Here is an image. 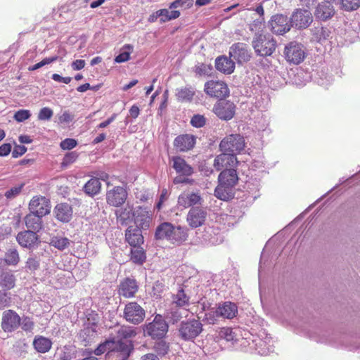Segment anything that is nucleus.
Here are the masks:
<instances>
[{"instance_id": "f257e3e1", "label": "nucleus", "mask_w": 360, "mask_h": 360, "mask_svg": "<svg viewBox=\"0 0 360 360\" xmlns=\"http://www.w3.org/2000/svg\"><path fill=\"white\" fill-rule=\"evenodd\" d=\"M252 44L255 53L262 57L272 55L276 47V41L270 34H256Z\"/></svg>"}, {"instance_id": "f03ea898", "label": "nucleus", "mask_w": 360, "mask_h": 360, "mask_svg": "<svg viewBox=\"0 0 360 360\" xmlns=\"http://www.w3.org/2000/svg\"><path fill=\"white\" fill-rule=\"evenodd\" d=\"M168 331V325L162 316L157 314L152 322L143 327L144 335L153 339H162Z\"/></svg>"}, {"instance_id": "7ed1b4c3", "label": "nucleus", "mask_w": 360, "mask_h": 360, "mask_svg": "<svg viewBox=\"0 0 360 360\" xmlns=\"http://www.w3.org/2000/svg\"><path fill=\"white\" fill-rule=\"evenodd\" d=\"M146 311L144 309L136 302H129L125 304L123 318L126 321L134 324L139 325L144 320Z\"/></svg>"}, {"instance_id": "20e7f679", "label": "nucleus", "mask_w": 360, "mask_h": 360, "mask_svg": "<svg viewBox=\"0 0 360 360\" xmlns=\"http://www.w3.org/2000/svg\"><path fill=\"white\" fill-rule=\"evenodd\" d=\"M245 148V139L240 134H231L224 138L219 144V148L222 152L237 154Z\"/></svg>"}, {"instance_id": "39448f33", "label": "nucleus", "mask_w": 360, "mask_h": 360, "mask_svg": "<svg viewBox=\"0 0 360 360\" xmlns=\"http://www.w3.org/2000/svg\"><path fill=\"white\" fill-rule=\"evenodd\" d=\"M284 56L289 63L298 65L304 60L306 53L302 44L292 41L285 46Z\"/></svg>"}, {"instance_id": "423d86ee", "label": "nucleus", "mask_w": 360, "mask_h": 360, "mask_svg": "<svg viewBox=\"0 0 360 360\" xmlns=\"http://www.w3.org/2000/svg\"><path fill=\"white\" fill-rule=\"evenodd\" d=\"M202 330V324L195 319L181 322L179 329V335L184 340H191L195 338Z\"/></svg>"}, {"instance_id": "0eeeda50", "label": "nucleus", "mask_w": 360, "mask_h": 360, "mask_svg": "<svg viewBox=\"0 0 360 360\" xmlns=\"http://www.w3.org/2000/svg\"><path fill=\"white\" fill-rule=\"evenodd\" d=\"M229 57L238 64L248 62L251 58V53L248 44L242 42H237L232 44L229 49Z\"/></svg>"}, {"instance_id": "6e6552de", "label": "nucleus", "mask_w": 360, "mask_h": 360, "mask_svg": "<svg viewBox=\"0 0 360 360\" xmlns=\"http://www.w3.org/2000/svg\"><path fill=\"white\" fill-rule=\"evenodd\" d=\"M16 240L18 244L28 250H33L40 243L39 236L37 233L32 230H24L20 231L16 236Z\"/></svg>"}, {"instance_id": "1a4fd4ad", "label": "nucleus", "mask_w": 360, "mask_h": 360, "mask_svg": "<svg viewBox=\"0 0 360 360\" xmlns=\"http://www.w3.org/2000/svg\"><path fill=\"white\" fill-rule=\"evenodd\" d=\"M28 208L30 212L43 217L50 213L51 206L49 200L46 198L34 196L30 201Z\"/></svg>"}, {"instance_id": "9d476101", "label": "nucleus", "mask_w": 360, "mask_h": 360, "mask_svg": "<svg viewBox=\"0 0 360 360\" xmlns=\"http://www.w3.org/2000/svg\"><path fill=\"white\" fill-rule=\"evenodd\" d=\"M21 318L18 313L12 309L3 312L1 319V328L6 333H11L20 326Z\"/></svg>"}, {"instance_id": "9b49d317", "label": "nucleus", "mask_w": 360, "mask_h": 360, "mask_svg": "<svg viewBox=\"0 0 360 360\" xmlns=\"http://www.w3.org/2000/svg\"><path fill=\"white\" fill-rule=\"evenodd\" d=\"M291 27L297 29H305L313 22V17L311 12L306 9H297L291 15L290 19Z\"/></svg>"}, {"instance_id": "f8f14e48", "label": "nucleus", "mask_w": 360, "mask_h": 360, "mask_svg": "<svg viewBox=\"0 0 360 360\" xmlns=\"http://www.w3.org/2000/svg\"><path fill=\"white\" fill-rule=\"evenodd\" d=\"M204 90L210 96L221 99L229 94L226 84L221 81L211 80L207 82Z\"/></svg>"}, {"instance_id": "ddd939ff", "label": "nucleus", "mask_w": 360, "mask_h": 360, "mask_svg": "<svg viewBox=\"0 0 360 360\" xmlns=\"http://www.w3.org/2000/svg\"><path fill=\"white\" fill-rule=\"evenodd\" d=\"M133 218L136 228L141 230L149 229L152 221V214L146 207L139 206L133 212Z\"/></svg>"}, {"instance_id": "4468645a", "label": "nucleus", "mask_w": 360, "mask_h": 360, "mask_svg": "<svg viewBox=\"0 0 360 360\" xmlns=\"http://www.w3.org/2000/svg\"><path fill=\"white\" fill-rule=\"evenodd\" d=\"M290 22L286 15L280 14L274 15L269 22L271 31L276 34H283L291 27Z\"/></svg>"}, {"instance_id": "2eb2a0df", "label": "nucleus", "mask_w": 360, "mask_h": 360, "mask_svg": "<svg viewBox=\"0 0 360 360\" xmlns=\"http://www.w3.org/2000/svg\"><path fill=\"white\" fill-rule=\"evenodd\" d=\"M236 105L229 101L222 100L217 102L213 108L215 115L221 120H229L235 115Z\"/></svg>"}, {"instance_id": "dca6fc26", "label": "nucleus", "mask_w": 360, "mask_h": 360, "mask_svg": "<svg viewBox=\"0 0 360 360\" xmlns=\"http://www.w3.org/2000/svg\"><path fill=\"white\" fill-rule=\"evenodd\" d=\"M127 198V191L122 186H115L106 193L107 203L111 206L120 207Z\"/></svg>"}, {"instance_id": "f3484780", "label": "nucleus", "mask_w": 360, "mask_h": 360, "mask_svg": "<svg viewBox=\"0 0 360 360\" xmlns=\"http://www.w3.org/2000/svg\"><path fill=\"white\" fill-rule=\"evenodd\" d=\"M237 164L238 160L235 154L223 152L214 158L213 165L217 171H220L227 167H235Z\"/></svg>"}, {"instance_id": "a211bd4d", "label": "nucleus", "mask_w": 360, "mask_h": 360, "mask_svg": "<svg viewBox=\"0 0 360 360\" xmlns=\"http://www.w3.org/2000/svg\"><path fill=\"white\" fill-rule=\"evenodd\" d=\"M253 347L257 352L262 355L266 356L274 352V345L270 336L267 335L264 338L256 337L252 340Z\"/></svg>"}, {"instance_id": "6ab92c4d", "label": "nucleus", "mask_w": 360, "mask_h": 360, "mask_svg": "<svg viewBox=\"0 0 360 360\" xmlns=\"http://www.w3.org/2000/svg\"><path fill=\"white\" fill-rule=\"evenodd\" d=\"M207 217L206 211L199 207H192L187 214V221L191 228L202 226Z\"/></svg>"}, {"instance_id": "aec40b11", "label": "nucleus", "mask_w": 360, "mask_h": 360, "mask_svg": "<svg viewBox=\"0 0 360 360\" xmlns=\"http://www.w3.org/2000/svg\"><path fill=\"white\" fill-rule=\"evenodd\" d=\"M195 144V138L193 135L182 134L175 138L174 147L179 151L185 152L192 149Z\"/></svg>"}, {"instance_id": "412c9836", "label": "nucleus", "mask_w": 360, "mask_h": 360, "mask_svg": "<svg viewBox=\"0 0 360 360\" xmlns=\"http://www.w3.org/2000/svg\"><path fill=\"white\" fill-rule=\"evenodd\" d=\"M334 7L327 2L319 3L314 11L315 18L321 21H326L335 15Z\"/></svg>"}, {"instance_id": "4be33fe9", "label": "nucleus", "mask_w": 360, "mask_h": 360, "mask_svg": "<svg viewBox=\"0 0 360 360\" xmlns=\"http://www.w3.org/2000/svg\"><path fill=\"white\" fill-rule=\"evenodd\" d=\"M202 198L198 193H184L178 198V205L183 208L202 205Z\"/></svg>"}, {"instance_id": "5701e85b", "label": "nucleus", "mask_w": 360, "mask_h": 360, "mask_svg": "<svg viewBox=\"0 0 360 360\" xmlns=\"http://www.w3.org/2000/svg\"><path fill=\"white\" fill-rule=\"evenodd\" d=\"M238 179L236 170L233 167L222 170L218 177L219 184L226 187L234 186Z\"/></svg>"}, {"instance_id": "b1692460", "label": "nucleus", "mask_w": 360, "mask_h": 360, "mask_svg": "<svg viewBox=\"0 0 360 360\" xmlns=\"http://www.w3.org/2000/svg\"><path fill=\"white\" fill-rule=\"evenodd\" d=\"M139 286L134 278H127L121 282L119 288L120 295L124 297H133L137 292Z\"/></svg>"}, {"instance_id": "393cba45", "label": "nucleus", "mask_w": 360, "mask_h": 360, "mask_svg": "<svg viewBox=\"0 0 360 360\" xmlns=\"http://www.w3.org/2000/svg\"><path fill=\"white\" fill-rule=\"evenodd\" d=\"M190 305V296L184 289L180 287L175 294L172 296V306L183 309H187Z\"/></svg>"}, {"instance_id": "a878e982", "label": "nucleus", "mask_w": 360, "mask_h": 360, "mask_svg": "<svg viewBox=\"0 0 360 360\" xmlns=\"http://www.w3.org/2000/svg\"><path fill=\"white\" fill-rule=\"evenodd\" d=\"M125 238L131 246H137L143 243L141 229L130 226L125 231Z\"/></svg>"}, {"instance_id": "bb28decb", "label": "nucleus", "mask_w": 360, "mask_h": 360, "mask_svg": "<svg viewBox=\"0 0 360 360\" xmlns=\"http://www.w3.org/2000/svg\"><path fill=\"white\" fill-rule=\"evenodd\" d=\"M216 69L224 74H231L235 69V62L229 57L219 56L215 60Z\"/></svg>"}, {"instance_id": "cd10ccee", "label": "nucleus", "mask_w": 360, "mask_h": 360, "mask_svg": "<svg viewBox=\"0 0 360 360\" xmlns=\"http://www.w3.org/2000/svg\"><path fill=\"white\" fill-rule=\"evenodd\" d=\"M54 213L58 221L68 222L72 219V209L68 203H60L55 207Z\"/></svg>"}, {"instance_id": "c85d7f7f", "label": "nucleus", "mask_w": 360, "mask_h": 360, "mask_svg": "<svg viewBox=\"0 0 360 360\" xmlns=\"http://www.w3.org/2000/svg\"><path fill=\"white\" fill-rule=\"evenodd\" d=\"M173 165L176 172L182 176H191L193 173V168L187 164L186 160L179 156L172 158Z\"/></svg>"}, {"instance_id": "c756f323", "label": "nucleus", "mask_w": 360, "mask_h": 360, "mask_svg": "<svg viewBox=\"0 0 360 360\" xmlns=\"http://www.w3.org/2000/svg\"><path fill=\"white\" fill-rule=\"evenodd\" d=\"M218 312L221 318L231 319L238 313V307L235 303L224 302L218 304Z\"/></svg>"}, {"instance_id": "7c9ffc66", "label": "nucleus", "mask_w": 360, "mask_h": 360, "mask_svg": "<svg viewBox=\"0 0 360 360\" xmlns=\"http://www.w3.org/2000/svg\"><path fill=\"white\" fill-rule=\"evenodd\" d=\"M27 230H32L38 233L43 229L42 217L34 213L30 212L24 218Z\"/></svg>"}, {"instance_id": "2f4dec72", "label": "nucleus", "mask_w": 360, "mask_h": 360, "mask_svg": "<svg viewBox=\"0 0 360 360\" xmlns=\"http://www.w3.org/2000/svg\"><path fill=\"white\" fill-rule=\"evenodd\" d=\"M16 277L11 270L2 271L0 274V287L1 290H10L15 288Z\"/></svg>"}, {"instance_id": "473e14b6", "label": "nucleus", "mask_w": 360, "mask_h": 360, "mask_svg": "<svg viewBox=\"0 0 360 360\" xmlns=\"http://www.w3.org/2000/svg\"><path fill=\"white\" fill-rule=\"evenodd\" d=\"M134 346L131 341L129 340H120L117 342L114 341V344L111 345L112 350H115L121 353L123 356V360H125L129 356Z\"/></svg>"}, {"instance_id": "72a5a7b5", "label": "nucleus", "mask_w": 360, "mask_h": 360, "mask_svg": "<svg viewBox=\"0 0 360 360\" xmlns=\"http://www.w3.org/2000/svg\"><path fill=\"white\" fill-rule=\"evenodd\" d=\"M173 230V225L169 222H164L160 224L155 233V237L158 240L171 238V234Z\"/></svg>"}, {"instance_id": "f704fd0d", "label": "nucleus", "mask_w": 360, "mask_h": 360, "mask_svg": "<svg viewBox=\"0 0 360 360\" xmlns=\"http://www.w3.org/2000/svg\"><path fill=\"white\" fill-rule=\"evenodd\" d=\"M133 212L132 207L129 204L124 207L117 209L115 211L117 221L122 225L127 224L128 221L133 217Z\"/></svg>"}, {"instance_id": "c9c22d12", "label": "nucleus", "mask_w": 360, "mask_h": 360, "mask_svg": "<svg viewBox=\"0 0 360 360\" xmlns=\"http://www.w3.org/2000/svg\"><path fill=\"white\" fill-rule=\"evenodd\" d=\"M130 259L133 263L142 265L146 260V254L140 245L131 246Z\"/></svg>"}, {"instance_id": "e433bc0d", "label": "nucleus", "mask_w": 360, "mask_h": 360, "mask_svg": "<svg viewBox=\"0 0 360 360\" xmlns=\"http://www.w3.org/2000/svg\"><path fill=\"white\" fill-rule=\"evenodd\" d=\"M33 345L38 352L46 353L51 348L52 342L49 338L40 336L34 338Z\"/></svg>"}, {"instance_id": "4c0bfd02", "label": "nucleus", "mask_w": 360, "mask_h": 360, "mask_svg": "<svg viewBox=\"0 0 360 360\" xmlns=\"http://www.w3.org/2000/svg\"><path fill=\"white\" fill-rule=\"evenodd\" d=\"M101 190V183L98 178H91L84 186V191L89 196L98 194Z\"/></svg>"}, {"instance_id": "58836bf2", "label": "nucleus", "mask_w": 360, "mask_h": 360, "mask_svg": "<svg viewBox=\"0 0 360 360\" xmlns=\"http://www.w3.org/2000/svg\"><path fill=\"white\" fill-rule=\"evenodd\" d=\"M4 260L8 266H16L20 262V255L17 249H8L5 252Z\"/></svg>"}, {"instance_id": "ea45409f", "label": "nucleus", "mask_w": 360, "mask_h": 360, "mask_svg": "<svg viewBox=\"0 0 360 360\" xmlns=\"http://www.w3.org/2000/svg\"><path fill=\"white\" fill-rule=\"evenodd\" d=\"M313 37L318 42L324 41L330 37L331 32L326 27H318L312 30Z\"/></svg>"}, {"instance_id": "a19ab883", "label": "nucleus", "mask_w": 360, "mask_h": 360, "mask_svg": "<svg viewBox=\"0 0 360 360\" xmlns=\"http://www.w3.org/2000/svg\"><path fill=\"white\" fill-rule=\"evenodd\" d=\"M187 236L186 230L184 228L173 226V230L169 240L181 243L186 240Z\"/></svg>"}, {"instance_id": "79ce46f5", "label": "nucleus", "mask_w": 360, "mask_h": 360, "mask_svg": "<svg viewBox=\"0 0 360 360\" xmlns=\"http://www.w3.org/2000/svg\"><path fill=\"white\" fill-rule=\"evenodd\" d=\"M70 240L66 237L53 236L51 238L50 245L59 250H64L70 246Z\"/></svg>"}, {"instance_id": "37998d69", "label": "nucleus", "mask_w": 360, "mask_h": 360, "mask_svg": "<svg viewBox=\"0 0 360 360\" xmlns=\"http://www.w3.org/2000/svg\"><path fill=\"white\" fill-rule=\"evenodd\" d=\"M160 22L163 23L178 18L180 16V12L177 10L160 9Z\"/></svg>"}, {"instance_id": "c03bdc74", "label": "nucleus", "mask_w": 360, "mask_h": 360, "mask_svg": "<svg viewBox=\"0 0 360 360\" xmlns=\"http://www.w3.org/2000/svg\"><path fill=\"white\" fill-rule=\"evenodd\" d=\"M136 334V328L129 326H122L117 331L118 337L125 340L134 338Z\"/></svg>"}, {"instance_id": "a18cd8bd", "label": "nucleus", "mask_w": 360, "mask_h": 360, "mask_svg": "<svg viewBox=\"0 0 360 360\" xmlns=\"http://www.w3.org/2000/svg\"><path fill=\"white\" fill-rule=\"evenodd\" d=\"M39 259L37 256L30 255L25 262V269L27 272L34 273L39 269Z\"/></svg>"}, {"instance_id": "49530a36", "label": "nucleus", "mask_w": 360, "mask_h": 360, "mask_svg": "<svg viewBox=\"0 0 360 360\" xmlns=\"http://www.w3.org/2000/svg\"><path fill=\"white\" fill-rule=\"evenodd\" d=\"M12 297L11 292L8 290H0V310L11 306Z\"/></svg>"}, {"instance_id": "de8ad7c7", "label": "nucleus", "mask_w": 360, "mask_h": 360, "mask_svg": "<svg viewBox=\"0 0 360 360\" xmlns=\"http://www.w3.org/2000/svg\"><path fill=\"white\" fill-rule=\"evenodd\" d=\"M194 96V91L192 88L185 87L178 90L176 96L179 100L181 101H190L192 100Z\"/></svg>"}, {"instance_id": "09e8293b", "label": "nucleus", "mask_w": 360, "mask_h": 360, "mask_svg": "<svg viewBox=\"0 0 360 360\" xmlns=\"http://www.w3.org/2000/svg\"><path fill=\"white\" fill-rule=\"evenodd\" d=\"M218 312V307L217 308H212L208 311L205 313L203 320L206 321L209 324H214L216 321L220 318Z\"/></svg>"}, {"instance_id": "8fccbe9b", "label": "nucleus", "mask_w": 360, "mask_h": 360, "mask_svg": "<svg viewBox=\"0 0 360 360\" xmlns=\"http://www.w3.org/2000/svg\"><path fill=\"white\" fill-rule=\"evenodd\" d=\"M79 153L77 151H71L67 153L61 162L62 167H67L68 165L74 163L78 158Z\"/></svg>"}, {"instance_id": "3c124183", "label": "nucleus", "mask_w": 360, "mask_h": 360, "mask_svg": "<svg viewBox=\"0 0 360 360\" xmlns=\"http://www.w3.org/2000/svg\"><path fill=\"white\" fill-rule=\"evenodd\" d=\"M341 6L345 11H355L360 7V0H341Z\"/></svg>"}, {"instance_id": "603ef678", "label": "nucleus", "mask_w": 360, "mask_h": 360, "mask_svg": "<svg viewBox=\"0 0 360 360\" xmlns=\"http://www.w3.org/2000/svg\"><path fill=\"white\" fill-rule=\"evenodd\" d=\"M124 49H128V51H123L120 53L118 56H117L115 58V62L117 63H124L128 61L130 58L131 51L132 50V46L129 44H126L123 47Z\"/></svg>"}, {"instance_id": "864d4df0", "label": "nucleus", "mask_w": 360, "mask_h": 360, "mask_svg": "<svg viewBox=\"0 0 360 360\" xmlns=\"http://www.w3.org/2000/svg\"><path fill=\"white\" fill-rule=\"evenodd\" d=\"M58 59V57L57 56H53L49 58H45L39 63H36L35 65L29 67V70L34 71L46 65L50 64L51 63L56 62Z\"/></svg>"}, {"instance_id": "5fc2aeb1", "label": "nucleus", "mask_w": 360, "mask_h": 360, "mask_svg": "<svg viewBox=\"0 0 360 360\" xmlns=\"http://www.w3.org/2000/svg\"><path fill=\"white\" fill-rule=\"evenodd\" d=\"M30 117L31 112L29 110L20 109L15 112L13 118L18 122H22Z\"/></svg>"}, {"instance_id": "6e6d98bb", "label": "nucleus", "mask_w": 360, "mask_h": 360, "mask_svg": "<svg viewBox=\"0 0 360 360\" xmlns=\"http://www.w3.org/2000/svg\"><path fill=\"white\" fill-rule=\"evenodd\" d=\"M24 184H21L18 186H13L10 189L7 190L4 194L7 199H13L17 197L22 191L24 187Z\"/></svg>"}, {"instance_id": "4d7b16f0", "label": "nucleus", "mask_w": 360, "mask_h": 360, "mask_svg": "<svg viewBox=\"0 0 360 360\" xmlns=\"http://www.w3.org/2000/svg\"><path fill=\"white\" fill-rule=\"evenodd\" d=\"M22 329L25 332H31L34 327V322L32 319L28 316H23L20 321Z\"/></svg>"}, {"instance_id": "13d9d810", "label": "nucleus", "mask_w": 360, "mask_h": 360, "mask_svg": "<svg viewBox=\"0 0 360 360\" xmlns=\"http://www.w3.org/2000/svg\"><path fill=\"white\" fill-rule=\"evenodd\" d=\"M193 4V0H175L169 4V8L174 10L179 7L190 8Z\"/></svg>"}, {"instance_id": "bf43d9fd", "label": "nucleus", "mask_w": 360, "mask_h": 360, "mask_svg": "<svg viewBox=\"0 0 360 360\" xmlns=\"http://www.w3.org/2000/svg\"><path fill=\"white\" fill-rule=\"evenodd\" d=\"M205 124L206 118L200 114L194 115L191 120V124L196 128L202 127Z\"/></svg>"}, {"instance_id": "052dcab7", "label": "nucleus", "mask_w": 360, "mask_h": 360, "mask_svg": "<svg viewBox=\"0 0 360 360\" xmlns=\"http://www.w3.org/2000/svg\"><path fill=\"white\" fill-rule=\"evenodd\" d=\"M219 336L228 342L233 340L235 335L231 328H222L219 332Z\"/></svg>"}, {"instance_id": "680f3d73", "label": "nucleus", "mask_w": 360, "mask_h": 360, "mask_svg": "<svg viewBox=\"0 0 360 360\" xmlns=\"http://www.w3.org/2000/svg\"><path fill=\"white\" fill-rule=\"evenodd\" d=\"M154 349L160 355H165L169 350L168 344L164 340H160L155 344Z\"/></svg>"}, {"instance_id": "e2e57ef3", "label": "nucleus", "mask_w": 360, "mask_h": 360, "mask_svg": "<svg viewBox=\"0 0 360 360\" xmlns=\"http://www.w3.org/2000/svg\"><path fill=\"white\" fill-rule=\"evenodd\" d=\"M53 115V112L50 108L44 107L39 110L37 117L39 120H49Z\"/></svg>"}, {"instance_id": "0e129e2a", "label": "nucleus", "mask_w": 360, "mask_h": 360, "mask_svg": "<svg viewBox=\"0 0 360 360\" xmlns=\"http://www.w3.org/2000/svg\"><path fill=\"white\" fill-rule=\"evenodd\" d=\"M114 344V341H105V342L98 345V347L94 350V354L99 356L107 350H112L111 345Z\"/></svg>"}, {"instance_id": "69168bd1", "label": "nucleus", "mask_w": 360, "mask_h": 360, "mask_svg": "<svg viewBox=\"0 0 360 360\" xmlns=\"http://www.w3.org/2000/svg\"><path fill=\"white\" fill-rule=\"evenodd\" d=\"M77 141L74 139L67 138L62 141L60 143V146L63 150H71L76 147Z\"/></svg>"}, {"instance_id": "338daca9", "label": "nucleus", "mask_w": 360, "mask_h": 360, "mask_svg": "<svg viewBox=\"0 0 360 360\" xmlns=\"http://www.w3.org/2000/svg\"><path fill=\"white\" fill-rule=\"evenodd\" d=\"M226 188L227 187L225 186H221L219 184V185L214 190L215 196L223 200L228 199V193L225 191Z\"/></svg>"}, {"instance_id": "774afa93", "label": "nucleus", "mask_w": 360, "mask_h": 360, "mask_svg": "<svg viewBox=\"0 0 360 360\" xmlns=\"http://www.w3.org/2000/svg\"><path fill=\"white\" fill-rule=\"evenodd\" d=\"M167 317L171 319L173 323L179 321L181 317L182 314L177 309H174L173 307L169 311H167Z\"/></svg>"}]
</instances>
